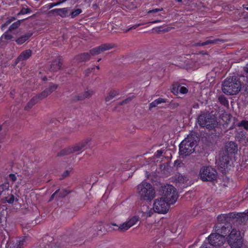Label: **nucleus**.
Here are the masks:
<instances>
[{
  "label": "nucleus",
  "mask_w": 248,
  "mask_h": 248,
  "mask_svg": "<svg viewBox=\"0 0 248 248\" xmlns=\"http://www.w3.org/2000/svg\"><path fill=\"white\" fill-rule=\"evenodd\" d=\"M197 137L194 133H190L179 145V153L181 155H187L195 150L197 144Z\"/></svg>",
  "instance_id": "obj_1"
},
{
  "label": "nucleus",
  "mask_w": 248,
  "mask_h": 248,
  "mask_svg": "<svg viewBox=\"0 0 248 248\" xmlns=\"http://www.w3.org/2000/svg\"><path fill=\"white\" fill-rule=\"evenodd\" d=\"M137 191L141 199L151 201L155 197V191L151 184L142 182L138 186Z\"/></svg>",
  "instance_id": "obj_2"
},
{
  "label": "nucleus",
  "mask_w": 248,
  "mask_h": 248,
  "mask_svg": "<svg viewBox=\"0 0 248 248\" xmlns=\"http://www.w3.org/2000/svg\"><path fill=\"white\" fill-rule=\"evenodd\" d=\"M241 86L240 82L235 78H227L222 84V91L226 94H235L240 91Z\"/></svg>",
  "instance_id": "obj_3"
},
{
  "label": "nucleus",
  "mask_w": 248,
  "mask_h": 248,
  "mask_svg": "<svg viewBox=\"0 0 248 248\" xmlns=\"http://www.w3.org/2000/svg\"><path fill=\"white\" fill-rule=\"evenodd\" d=\"M162 196L170 204H174L176 202L178 195L176 189L172 185H167L162 187Z\"/></svg>",
  "instance_id": "obj_4"
},
{
  "label": "nucleus",
  "mask_w": 248,
  "mask_h": 248,
  "mask_svg": "<svg viewBox=\"0 0 248 248\" xmlns=\"http://www.w3.org/2000/svg\"><path fill=\"white\" fill-rule=\"evenodd\" d=\"M139 220L140 217L138 216H133L125 222L120 225H117L116 223H112L110 225L111 228L112 226L116 227V228H112L113 230L125 232L136 225Z\"/></svg>",
  "instance_id": "obj_5"
},
{
  "label": "nucleus",
  "mask_w": 248,
  "mask_h": 248,
  "mask_svg": "<svg viewBox=\"0 0 248 248\" xmlns=\"http://www.w3.org/2000/svg\"><path fill=\"white\" fill-rule=\"evenodd\" d=\"M170 204L163 197L157 198L154 202L153 210L158 214H165L169 211Z\"/></svg>",
  "instance_id": "obj_6"
},
{
  "label": "nucleus",
  "mask_w": 248,
  "mask_h": 248,
  "mask_svg": "<svg viewBox=\"0 0 248 248\" xmlns=\"http://www.w3.org/2000/svg\"><path fill=\"white\" fill-rule=\"evenodd\" d=\"M242 237L239 231L232 229L228 237V242L232 248H238L242 245Z\"/></svg>",
  "instance_id": "obj_7"
},
{
  "label": "nucleus",
  "mask_w": 248,
  "mask_h": 248,
  "mask_svg": "<svg viewBox=\"0 0 248 248\" xmlns=\"http://www.w3.org/2000/svg\"><path fill=\"white\" fill-rule=\"evenodd\" d=\"M91 141L90 138L85 139L75 144L67 147L63 150V155H70L74 153L80 152Z\"/></svg>",
  "instance_id": "obj_8"
},
{
  "label": "nucleus",
  "mask_w": 248,
  "mask_h": 248,
  "mask_svg": "<svg viewBox=\"0 0 248 248\" xmlns=\"http://www.w3.org/2000/svg\"><path fill=\"white\" fill-rule=\"evenodd\" d=\"M226 239L223 235L218 233H212L208 238V243L204 242L207 245V247L212 248H216L217 247L223 245Z\"/></svg>",
  "instance_id": "obj_9"
},
{
  "label": "nucleus",
  "mask_w": 248,
  "mask_h": 248,
  "mask_svg": "<svg viewBox=\"0 0 248 248\" xmlns=\"http://www.w3.org/2000/svg\"><path fill=\"white\" fill-rule=\"evenodd\" d=\"M198 122L202 127L208 128L214 127L216 121L214 117L209 113L202 114L198 119Z\"/></svg>",
  "instance_id": "obj_10"
},
{
  "label": "nucleus",
  "mask_w": 248,
  "mask_h": 248,
  "mask_svg": "<svg viewBox=\"0 0 248 248\" xmlns=\"http://www.w3.org/2000/svg\"><path fill=\"white\" fill-rule=\"evenodd\" d=\"M199 176L203 181H211L216 177V171L212 168L203 167L200 171Z\"/></svg>",
  "instance_id": "obj_11"
},
{
  "label": "nucleus",
  "mask_w": 248,
  "mask_h": 248,
  "mask_svg": "<svg viewBox=\"0 0 248 248\" xmlns=\"http://www.w3.org/2000/svg\"><path fill=\"white\" fill-rule=\"evenodd\" d=\"M40 247L42 248H61V244L54 242V239L49 235H45L42 238Z\"/></svg>",
  "instance_id": "obj_12"
},
{
  "label": "nucleus",
  "mask_w": 248,
  "mask_h": 248,
  "mask_svg": "<svg viewBox=\"0 0 248 248\" xmlns=\"http://www.w3.org/2000/svg\"><path fill=\"white\" fill-rule=\"evenodd\" d=\"M154 212L153 208H152L149 206L144 204L138 209L137 212V215L136 216H138L139 217L140 216L146 218L151 217L153 214Z\"/></svg>",
  "instance_id": "obj_13"
},
{
  "label": "nucleus",
  "mask_w": 248,
  "mask_h": 248,
  "mask_svg": "<svg viewBox=\"0 0 248 248\" xmlns=\"http://www.w3.org/2000/svg\"><path fill=\"white\" fill-rule=\"evenodd\" d=\"M32 55V51L30 49H26L19 55L17 58L15 60V63L17 64L20 62L27 61L28 60Z\"/></svg>",
  "instance_id": "obj_14"
},
{
  "label": "nucleus",
  "mask_w": 248,
  "mask_h": 248,
  "mask_svg": "<svg viewBox=\"0 0 248 248\" xmlns=\"http://www.w3.org/2000/svg\"><path fill=\"white\" fill-rule=\"evenodd\" d=\"M58 88V85L53 83H50L49 86L46 88L41 93V95L44 98L47 97L53 92L56 91Z\"/></svg>",
  "instance_id": "obj_15"
},
{
  "label": "nucleus",
  "mask_w": 248,
  "mask_h": 248,
  "mask_svg": "<svg viewBox=\"0 0 248 248\" xmlns=\"http://www.w3.org/2000/svg\"><path fill=\"white\" fill-rule=\"evenodd\" d=\"M74 172V164L71 162L69 163H66L64 165L63 170V178L68 177Z\"/></svg>",
  "instance_id": "obj_16"
},
{
  "label": "nucleus",
  "mask_w": 248,
  "mask_h": 248,
  "mask_svg": "<svg viewBox=\"0 0 248 248\" xmlns=\"http://www.w3.org/2000/svg\"><path fill=\"white\" fill-rule=\"evenodd\" d=\"M25 241V237L20 238L18 239H17L15 242H10L9 243L7 242L6 246L8 245V247H9L10 248H22L24 246Z\"/></svg>",
  "instance_id": "obj_17"
},
{
  "label": "nucleus",
  "mask_w": 248,
  "mask_h": 248,
  "mask_svg": "<svg viewBox=\"0 0 248 248\" xmlns=\"http://www.w3.org/2000/svg\"><path fill=\"white\" fill-rule=\"evenodd\" d=\"M171 92L175 95H178L180 93L181 94H186L188 92V89L185 86H173L171 88Z\"/></svg>",
  "instance_id": "obj_18"
},
{
  "label": "nucleus",
  "mask_w": 248,
  "mask_h": 248,
  "mask_svg": "<svg viewBox=\"0 0 248 248\" xmlns=\"http://www.w3.org/2000/svg\"><path fill=\"white\" fill-rule=\"evenodd\" d=\"M226 151L228 154H235L237 151L236 144L233 142H229L226 145Z\"/></svg>",
  "instance_id": "obj_19"
},
{
  "label": "nucleus",
  "mask_w": 248,
  "mask_h": 248,
  "mask_svg": "<svg viewBox=\"0 0 248 248\" xmlns=\"http://www.w3.org/2000/svg\"><path fill=\"white\" fill-rule=\"evenodd\" d=\"M110 48V47L108 46L103 45L92 49L91 50L90 53L93 55H96L103 51L109 50Z\"/></svg>",
  "instance_id": "obj_20"
},
{
  "label": "nucleus",
  "mask_w": 248,
  "mask_h": 248,
  "mask_svg": "<svg viewBox=\"0 0 248 248\" xmlns=\"http://www.w3.org/2000/svg\"><path fill=\"white\" fill-rule=\"evenodd\" d=\"M31 35L32 33H31L25 34L17 38L15 41L17 45H21L28 40Z\"/></svg>",
  "instance_id": "obj_21"
},
{
  "label": "nucleus",
  "mask_w": 248,
  "mask_h": 248,
  "mask_svg": "<svg viewBox=\"0 0 248 248\" xmlns=\"http://www.w3.org/2000/svg\"><path fill=\"white\" fill-rule=\"evenodd\" d=\"M228 158V156H225L224 157H223L222 161H218V162L217 163L218 165H219V167L221 169H224V170H222V171H225L226 169L228 168V164H230V161L227 160Z\"/></svg>",
  "instance_id": "obj_22"
},
{
  "label": "nucleus",
  "mask_w": 248,
  "mask_h": 248,
  "mask_svg": "<svg viewBox=\"0 0 248 248\" xmlns=\"http://www.w3.org/2000/svg\"><path fill=\"white\" fill-rule=\"evenodd\" d=\"M176 182L179 183L181 185L185 184L187 181V178L181 174H178L175 175Z\"/></svg>",
  "instance_id": "obj_23"
},
{
  "label": "nucleus",
  "mask_w": 248,
  "mask_h": 248,
  "mask_svg": "<svg viewBox=\"0 0 248 248\" xmlns=\"http://www.w3.org/2000/svg\"><path fill=\"white\" fill-rule=\"evenodd\" d=\"M166 101V99L162 98H159L155 100H154L153 102H152L150 104V108H152L156 107L159 104L162 103H165Z\"/></svg>",
  "instance_id": "obj_24"
},
{
  "label": "nucleus",
  "mask_w": 248,
  "mask_h": 248,
  "mask_svg": "<svg viewBox=\"0 0 248 248\" xmlns=\"http://www.w3.org/2000/svg\"><path fill=\"white\" fill-rule=\"evenodd\" d=\"M6 226V217L4 215L0 212V228L3 229H5Z\"/></svg>",
  "instance_id": "obj_25"
},
{
  "label": "nucleus",
  "mask_w": 248,
  "mask_h": 248,
  "mask_svg": "<svg viewBox=\"0 0 248 248\" xmlns=\"http://www.w3.org/2000/svg\"><path fill=\"white\" fill-rule=\"evenodd\" d=\"M44 99V97H43L41 95V93L36 94L35 96H33L30 101L32 102L33 104L35 105L38 103L41 100Z\"/></svg>",
  "instance_id": "obj_26"
},
{
  "label": "nucleus",
  "mask_w": 248,
  "mask_h": 248,
  "mask_svg": "<svg viewBox=\"0 0 248 248\" xmlns=\"http://www.w3.org/2000/svg\"><path fill=\"white\" fill-rule=\"evenodd\" d=\"M20 25V20H18L16 22H15L12 24H11L10 27H9V29L8 30V31H12L16 29H17L19 26Z\"/></svg>",
  "instance_id": "obj_27"
},
{
  "label": "nucleus",
  "mask_w": 248,
  "mask_h": 248,
  "mask_svg": "<svg viewBox=\"0 0 248 248\" xmlns=\"http://www.w3.org/2000/svg\"><path fill=\"white\" fill-rule=\"evenodd\" d=\"M9 185L8 183H4L0 185V196L3 192H5L9 190Z\"/></svg>",
  "instance_id": "obj_28"
},
{
  "label": "nucleus",
  "mask_w": 248,
  "mask_h": 248,
  "mask_svg": "<svg viewBox=\"0 0 248 248\" xmlns=\"http://www.w3.org/2000/svg\"><path fill=\"white\" fill-rule=\"evenodd\" d=\"M49 13L54 15L62 16V8H56L50 11Z\"/></svg>",
  "instance_id": "obj_29"
},
{
  "label": "nucleus",
  "mask_w": 248,
  "mask_h": 248,
  "mask_svg": "<svg viewBox=\"0 0 248 248\" xmlns=\"http://www.w3.org/2000/svg\"><path fill=\"white\" fill-rule=\"evenodd\" d=\"M118 94V92L116 91H111L108 95L106 97V100L107 101H109L110 99H112L114 97L116 96Z\"/></svg>",
  "instance_id": "obj_30"
},
{
  "label": "nucleus",
  "mask_w": 248,
  "mask_h": 248,
  "mask_svg": "<svg viewBox=\"0 0 248 248\" xmlns=\"http://www.w3.org/2000/svg\"><path fill=\"white\" fill-rule=\"evenodd\" d=\"M61 66L57 64L56 62H53L50 65V70L52 71H55L60 69Z\"/></svg>",
  "instance_id": "obj_31"
},
{
  "label": "nucleus",
  "mask_w": 248,
  "mask_h": 248,
  "mask_svg": "<svg viewBox=\"0 0 248 248\" xmlns=\"http://www.w3.org/2000/svg\"><path fill=\"white\" fill-rule=\"evenodd\" d=\"M5 200L9 204H12L14 203L15 201L14 195L11 194L10 195L5 197Z\"/></svg>",
  "instance_id": "obj_32"
},
{
  "label": "nucleus",
  "mask_w": 248,
  "mask_h": 248,
  "mask_svg": "<svg viewBox=\"0 0 248 248\" xmlns=\"http://www.w3.org/2000/svg\"><path fill=\"white\" fill-rule=\"evenodd\" d=\"M62 3V1L60 0L59 2H52V3H48L47 4V7L48 8V9H51L52 8H53V7L54 6H56L59 4H60L61 3Z\"/></svg>",
  "instance_id": "obj_33"
},
{
  "label": "nucleus",
  "mask_w": 248,
  "mask_h": 248,
  "mask_svg": "<svg viewBox=\"0 0 248 248\" xmlns=\"http://www.w3.org/2000/svg\"><path fill=\"white\" fill-rule=\"evenodd\" d=\"M31 12V10L30 8H23L20 10L19 14L25 15V14H27L30 13Z\"/></svg>",
  "instance_id": "obj_34"
},
{
  "label": "nucleus",
  "mask_w": 248,
  "mask_h": 248,
  "mask_svg": "<svg viewBox=\"0 0 248 248\" xmlns=\"http://www.w3.org/2000/svg\"><path fill=\"white\" fill-rule=\"evenodd\" d=\"M13 38V36L11 34H7L6 33H4L1 36V38L4 39L6 40H10Z\"/></svg>",
  "instance_id": "obj_35"
},
{
  "label": "nucleus",
  "mask_w": 248,
  "mask_h": 248,
  "mask_svg": "<svg viewBox=\"0 0 248 248\" xmlns=\"http://www.w3.org/2000/svg\"><path fill=\"white\" fill-rule=\"evenodd\" d=\"M81 13V10L80 9H77L76 10H75L74 11H73L72 13H71V16L74 17H75L76 16H77L79 14H80V13Z\"/></svg>",
  "instance_id": "obj_36"
},
{
  "label": "nucleus",
  "mask_w": 248,
  "mask_h": 248,
  "mask_svg": "<svg viewBox=\"0 0 248 248\" xmlns=\"http://www.w3.org/2000/svg\"><path fill=\"white\" fill-rule=\"evenodd\" d=\"M81 61H86L90 59V55L87 53H84L80 56Z\"/></svg>",
  "instance_id": "obj_37"
},
{
  "label": "nucleus",
  "mask_w": 248,
  "mask_h": 248,
  "mask_svg": "<svg viewBox=\"0 0 248 248\" xmlns=\"http://www.w3.org/2000/svg\"><path fill=\"white\" fill-rule=\"evenodd\" d=\"M34 105L33 104L31 101L30 100V101L28 103L27 105L25 107V110H30Z\"/></svg>",
  "instance_id": "obj_38"
},
{
  "label": "nucleus",
  "mask_w": 248,
  "mask_h": 248,
  "mask_svg": "<svg viewBox=\"0 0 248 248\" xmlns=\"http://www.w3.org/2000/svg\"><path fill=\"white\" fill-rule=\"evenodd\" d=\"M239 125L243 126L245 129H248V121H243Z\"/></svg>",
  "instance_id": "obj_39"
},
{
  "label": "nucleus",
  "mask_w": 248,
  "mask_h": 248,
  "mask_svg": "<svg viewBox=\"0 0 248 248\" xmlns=\"http://www.w3.org/2000/svg\"><path fill=\"white\" fill-rule=\"evenodd\" d=\"M9 178L13 182H15L16 180V176L15 174H10L9 175Z\"/></svg>",
  "instance_id": "obj_40"
},
{
  "label": "nucleus",
  "mask_w": 248,
  "mask_h": 248,
  "mask_svg": "<svg viewBox=\"0 0 248 248\" xmlns=\"http://www.w3.org/2000/svg\"><path fill=\"white\" fill-rule=\"evenodd\" d=\"M92 93H93V92L92 91L86 92L83 94V97L81 99H84L85 98H87V97L91 96L92 94Z\"/></svg>",
  "instance_id": "obj_41"
},
{
  "label": "nucleus",
  "mask_w": 248,
  "mask_h": 248,
  "mask_svg": "<svg viewBox=\"0 0 248 248\" xmlns=\"http://www.w3.org/2000/svg\"><path fill=\"white\" fill-rule=\"evenodd\" d=\"M237 216L239 217H245L246 216H248V210L246 211L244 213H238L237 214Z\"/></svg>",
  "instance_id": "obj_42"
},
{
  "label": "nucleus",
  "mask_w": 248,
  "mask_h": 248,
  "mask_svg": "<svg viewBox=\"0 0 248 248\" xmlns=\"http://www.w3.org/2000/svg\"><path fill=\"white\" fill-rule=\"evenodd\" d=\"M5 124H3L2 125H0V142H2L3 139V135L1 134V131L2 130V127L3 128Z\"/></svg>",
  "instance_id": "obj_43"
},
{
  "label": "nucleus",
  "mask_w": 248,
  "mask_h": 248,
  "mask_svg": "<svg viewBox=\"0 0 248 248\" xmlns=\"http://www.w3.org/2000/svg\"><path fill=\"white\" fill-rule=\"evenodd\" d=\"M15 19V17H11V18L8 19L4 23L3 26H7L10 24Z\"/></svg>",
  "instance_id": "obj_44"
},
{
  "label": "nucleus",
  "mask_w": 248,
  "mask_h": 248,
  "mask_svg": "<svg viewBox=\"0 0 248 248\" xmlns=\"http://www.w3.org/2000/svg\"><path fill=\"white\" fill-rule=\"evenodd\" d=\"M140 26V24H137V25H134L132 27L128 28V29L126 30L125 31H124V32H127L128 31H129V30H131V29H135L136 28H137V27H138L139 26Z\"/></svg>",
  "instance_id": "obj_45"
},
{
  "label": "nucleus",
  "mask_w": 248,
  "mask_h": 248,
  "mask_svg": "<svg viewBox=\"0 0 248 248\" xmlns=\"http://www.w3.org/2000/svg\"><path fill=\"white\" fill-rule=\"evenodd\" d=\"M161 10H162V9H153L152 10L149 11V13H156V12H159V11H161Z\"/></svg>",
  "instance_id": "obj_46"
},
{
  "label": "nucleus",
  "mask_w": 248,
  "mask_h": 248,
  "mask_svg": "<svg viewBox=\"0 0 248 248\" xmlns=\"http://www.w3.org/2000/svg\"><path fill=\"white\" fill-rule=\"evenodd\" d=\"M15 93V90H13L10 93L11 97L14 98V94Z\"/></svg>",
  "instance_id": "obj_47"
},
{
  "label": "nucleus",
  "mask_w": 248,
  "mask_h": 248,
  "mask_svg": "<svg viewBox=\"0 0 248 248\" xmlns=\"http://www.w3.org/2000/svg\"><path fill=\"white\" fill-rule=\"evenodd\" d=\"M244 70L247 73H248V64L244 67Z\"/></svg>",
  "instance_id": "obj_48"
},
{
  "label": "nucleus",
  "mask_w": 248,
  "mask_h": 248,
  "mask_svg": "<svg viewBox=\"0 0 248 248\" xmlns=\"http://www.w3.org/2000/svg\"><path fill=\"white\" fill-rule=\"evenodd\" d=\"M158 22H160V20L154 21H153L152 23H158Z\"/></svg>",
  "instance_id": "obj_49"
},
{
  "label": "nucleus",
  "mask_w": 248,
  "mask_h": 248,
  "mask_svg": "<svg viewBox=\"0 0 248 248\" xmlns=\"http://www.w3.org/2000/svg\"><path fill=\"white\" fill-rule=\"evenodd\" d=\"M43 80L44 81H46L47 80V78L46 77H43V78H42Z\"/></svg>",
  "instance_id": "obj_50"
},
{
  "label": "nucleus",
  "mask_w": 248,
  "mask_h": 248,
  "mask_svg": "<svg viewBox=\"0 0 248 248\" xmlns=\"http://www.w3.org/2000/svg\"><path fill=\"white\" fill-rule=\"evenodd\" d=\"M56 192H57V191H56L54 193H53V194L52 195V196H51V199H53V198H54V195H55V193H56Z\"/></svg>",
  "instance_id": "obj_51"
},
{
  "label": "nucleus",
  "mask_w": 248,
  "mask_h": 248,
  "mask_svg": "<svg viewBox=\"0 0 248 248\" xmlns=\"http://www.w3.org/2000/svg\"><path fill=\"white\" fill-rule=\"evenodd\" d=\"M227 102V101L226 100V99H224L223 101V102L225 104L226 102Z\"/></svg>",
  "instance_id": "obj_52"
},
{
  "label": "nucleus",
  "mask_w": 248,
  "mask_h": 248,
  "mask_svg": "<svg viewBox=\"0 0 248 248\" xmlns=\"http://www.w3.org/2000/svg\"><path fill=\"white\" fill-rule=\"evenodd\" d=\"M224 230H226V231H228L229 232L230 231L229 229H227L226 228L224 229Z\"/></svg>",
  "instance_id": "obj_53"
},
{
  "label": "nucleus",
  "mask_w": 248,
  "mask_h": 248,
  "mask_svg": "<svg viewBox=\"0 0 248 248\" xmlns=\"http://www.w3.org/2000/svg\"><path fill=\"white\" fill-rule=\"evenodd\" d=\"M61 152H60V153H59V154H58V155H59V156L61 155Z\"/></svg>",
  "instance_id": "obj_54"
},
{
  "label": "nucleus",
  "mask_w": 248,
  "mask_h": 248,
  "mask_svg": "<svg viewBox=\"0 0 248 248\" xmlns=\"http://www.w3.org/2000/svg\"><path fill=\"white\" fill-rule=\"evenodd\" d=\"M64 11H65L64 9H63V11H62L63 15L64 14Z\"/></svg>",
  "instance_id": "obj_55"
},
{
  "label": "nucleus",
  "mask_w": 248,
  "mask_h": 248,
  "mask_svg": "<svg viewBox=\"0 0 248 248\" xmlns=\"http://www.w3.org/2000/svg\"><path fill=\"white\" fill-rule=\"evenodd\" d=\"M62 195H63V196L64 195H65V194H64V192H63V191Z\"/></svg>",
  "instance_id": "obj_56"
},
{
  "label": "nucleus",
  "mask_w": 248,
  "mask_h": 248,
  "mask_svg": "<svg viewBox=\"0 0 248 248\" xmlns=\"http://www.w3.org/2000/svg\"><path fill=\"white\" fill-rule=\"evenodd\" d=\"M35 221H37V218H36L35 219Z\"/></svg>",
  "instance_id": "obj_57"
},
{
  "label": "nucleus",
  "mask_w": 248,
  "mask_h": 248,
  "mask_svg": "<svg viewBox=\"0 0 248 248\" xmlns=\"http://www.w3.org/2000/svg\"><path fill=\"white\" fill-rule=\"evenodd\" d=\"M178 1L180 2L182 1V0H178Z\"/></svg>",
  "instance_id": "obj_58"
},
{
  "label": "nucleus",
  "mask_w": 248,
  "mask_h": 248,
  "mask_svg": "<svg viewBox=\"0 0 248 248\" xmlns=\"http://www.w3.org/2000/svg\"><path fill=\"white\" fill-rule=\"evenodd\" d=\"M246 9H247V10H248V7H246Z\"/></svg>",
  "instance_id": "obj_59"
}]
</instances>
